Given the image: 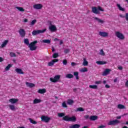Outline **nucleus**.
Listing matches in <instances>:
<instances>
[{"mask_svg": "<svg viewBox=\"0 0 128 128\" xmlns=\"http://www.w3.org/2000/svg\"><path fill=\"white\" fill-rule=\"evenodd\" d=\"M66 116V114L64 112L58 113V116L59 118H63L62 120H65V122H76V116L70 117L68 116Z\"/></svg>", "mask_w": 128, "mask_h": 128, "instance_id": "nucleus-1", "label": "nucleus"}, {"mask_svg": "<svg viewBox=\"0 0 128 128\" xmlns=\"http://www.w3.org/2000/svg\"><path fill=\"white\" fill-rule=\"evenodd\" d=\"M38 40H34L30 44V40H28V39H24V44H26V46H28V48H30V50L32 51L36 50L38 47L36 46V44Z\"/></svg>", "mask_w": 128, "mask_h": 128, "instance_id": "nucleus-2", "label": "nucleus"}, {"mask_svg": "<svg viewBox=\"0 0 128 128\" xmlns=\"http://www.w3.org/2000/svg\"><path fill=\"white\" fill-rule=\"evenodd\" d=\"M100 12H104V10L100 6H98V9L96 7H92V12L94 14H100Z\"/></svg>", "mask_w": 128, "mask_h": 128, "instance_id": "nucleus-3", "label": "nucleus"}, {"mask_svg": "<svg viewBox=\"0 0 128 128\" xmlns=\"http://www.w3.org/2000/svg\"><path fill=\"white\" fill-rule=\"evenodd\" d=\"M44 32H46V28H44L43 30H34L32 32V35L36 36V34H44Z\"/></svg>", "mask_w": 128, "mask_h": 128, "instance_id": "nucleus-4", "label": "nucleus"}, {"mask_svg": "<svg viewBox=\"0 0 128 128\" xmlns=\"http://www.w3.org/2000/svg\"><path fill=\"white\" fill-rule=\"evenodd\" d=\"M115 36H116V38H119V40H124V35L122 34V33L120 32H115Z\"/></svg>", "mask_w": 128, "mask_h": 128, "instance_id": "nucleus-5", "label": "nucleus"}, {"mask_svg": "<svg viewBox=\"0 0 128 128\" xmlns=\"http://www.w3.org/2000/svg\"><path fill=\"white\" fill-rule=\"evenodd\" d=\"M60 75H56L54 76V78H50V80L52 82H58L60 80Z\"/></svg>", "mask_w": 128, "mask_h": 128, "instance_id": "nucleus-6", "label": "nucleus"}, {"mask_svg": "<svg viewBox=\"0 0 128 128\" xmlns=\"http://www.w3.org/2000/svg\"><path fill=\"white\" fill-rule=\"evenodd\" d=\"M41 120L42 122H48L50 120V118L46 116H41Z\"/></svg>", "mask_w": 128, "mask_h": 128, "instance_id": "nucleus-7", "label": "nucleus"}, {"mask_svg": "<svg viewBox=\"0 0 128 128\" xmlns=\"http://www.w3.org/2000/svg\"><path fill=\"white\" fill-rule=\"evenodd\" d=\"M18 32L22 38H24L26 36V31L23 28H20L18 30Z\"/></svg>", "mask_w": 128, "mask_h": 128, "instance_id": "nucleus-8", "label": "nucleus"}, {"mask_svg": "<svg viewBox=\"0 0 128 128\" xmlns=\"http://www.w3.org/2000/svg\"><path fill=\"white\" fill-rule=\"evenodd\" d=\"M33 8H35V10H40L42 8V4H35L33 6Z\"/></svg>", "mask_w": 128, "mask_h": 128, "instance_id": "nucleus-9", "label": "nucleus"}, {"mask_svg": "<svg viewBox=\"0 0 128 128\" xmlns=\"http://www.w3.org/2000/svg\"><path fill=\"white\" fill-rule=\"evenodd\" d=\"M49 30L52 32H56V30H57L56 26L54 25H51L49 26Z\"/></svg>", "mask_w": 128, "mask_h": 128, "instance_id": "nucleus-10", "label": "nucleus"}, {"mask_svg": "<svg viewBox=\"0 0 128 128\" xmlns=\"http://www.w3.org/2000/svg\"><path fill=\"white\" fill-rule=\"evenodd\" d=\"M110 72H112L110 69L106 68L105 70L102 73V76H108V74Z\"/></svg>", "mask_w": 128, "mask_h": 128, "instance_id": "nucleus-11", "label": "nucleus"}, {"mask_svg": "<svg viewBox=\"0 0 128 128\" xmlns=\"http://www.w3.org/2000/svg\"><path fill=\"white\" fill-rule=\"evenodd\" d=\"M18 102V99L12 98L8 100V102L12 104H16Z\"/></svg>", "mask_w": 128, "mask_h": 128, "instance_id": "nucleus-12", "label": "nucleus"}, {"mask_svg": "<svg viewBox=\"0 0 128 128\" xmlns=\"http://www.w3.org/2000/svg\"><path fill=\"white\" fill-rule=\"evenodd\" d=\"M46 88H40L38 91V93L40 94H46Z\"/></svg>", "mask_w": 128, "mask_h": 128, "instance_id": "nucleus-13", "label": "nucleus"}, {"mask_svg": "<svg viewBox=\"0 0 128 128\" xmlns=\"http://www.w3.org/2000/svg\"><path fill=\"white\" fill-rule=\"evenodd\" d=\"M15 71L19 74H24V72H22V70L20 68H17L15 70Z\"/></svg>", "mask_w": 128, "mask_h": 128, "instance_id": "nucleus-14", "label": "nucleus"}, {"mask_svg": "<svg viewBox=\"0 0 128 128\" xmlns=\"http://www.w3.org/2000/svg\"><path fill=\"white\" fill-rule=\"evenodd\" d=\"M99 35L100 36H102L103 38H106V36H108V32H100Z\"/></svg>", "mask_w": 128, "mask_h": 128, "instance_id": "nucleus-15", "label": "nucleus"}, {"mask_svg": "<svg viewBox=\"0 0 128 128\" xmlns=\"http://www.w3.org/2000/svg\"><path fill=\"white\" fill-rule=\"evenodd\" d=\"M26 86H28V88H34V86H36V85L34 84L26 82Z\"/></svg>", "mask_w": 128, "mask_h": 128, "instance_id": "nucleus-16", "label": "nucleus"}, {"mask_svg": "<svg viewBox=\"0 0 128 128\" xmlns=\"http://www.w3.org/2000/svg\"><path fill=\"white\" fill-rule=\"evenodd\" d=\"M40 102H42V100L40 99L35 98L33 101V104H40Z\"/></svg>", "mask_w": 128, "mask_h": 128, "instance_id": "nucleus-17", "label": "nucleus"}, {"mask_svg": "<svg viewBox=\"0 0 128 128\" xmlns=\"http://www.w3.org/2000/svg\"><path fill=\"white\" fill-rule=\"evenodd\" d=\"M116 6H117V8H118L119 10H120L121 12H124V10H126L124 8H122V6H120V4H117Z\"/></svg>", "mask_w": 128, "mask_h": 128, "instance_id": "nucleus-18", "label": "nucleus"}, {"mask_svg": "<svg viewBox=\"0 0 128 128\" xmlns=\"http://www.w3.org/2000/svg\"><path fill=\"white\" fill-rule=\"evenodd\" d=\"M74 103V101L72 99H68L67 100V104H69L70 106H72V104Z\"/></svg>", "mask_w": 128, "mask_h": 128, "instance_id": "nucleus-19", "label": "nucleus"}, {"mask_svg": "<svg viewBox=\"0 0 128 128\" xmlns=\"http://www.w3.org/2000/svg\"><path fill=\"white\" fill-rule=\"evenodd\" d=\"M80 128V125L78 124H74L69 126V128Z\"/></svg>", "mask_w": 128, "mask_h": 128, "instance_id": "nucleus-20", "label": "nucleus"}, {"mask_svg": "<svg viewBox=\"0 0 128 128\" xmlns=\"http://www.w3.org/2000/svg\"><path fill=\"white\" fill-rule=\"evenodd\" d=\"M8 40H5L1 45L2 48H4V46H6L8 44Z\"/></svg>", "mask_w": 128, "mask_h": 128, "instance_id": "nucleus-21", "label": "nucleus"}, {"mask_svg": "<svg viewBox=\"0 0 128 128\" xmlns=\"http://www.w3.org/2000/svg\"><path fill=\"white\" fill-rule=\"evenodd\" d=\"M98 120V116H90V120Z\"/></svg>", "mask_w": 128, "mask_h": 128, "instance_id": "nucleus-22", "label": "nucleus"}, {"mask_svg": "<svg viewBox=\"0 0 128 128\" xmlns=\"http://www.w3.org/2000/svg\"><path fill=\"white\" fill-rule=\"evenodd\" d=\"M96 64H100V65L106 64V61H97L96 62Z\"/></svg>", "mask_w": 128, "mask_h": 128, "instance_id": "nucleus-23", "label": "nucleus"}, {"mask_svg": "<svg viewBox=\"0 0 128 128\" xmlns=\"http://www.w3.org/2000/svg\"><path fill=\"white\" fill-rule=\"evenodd\" d=\"M118 108L120 110H124L126 108V106L122 104H119L118 105Z\"/></svg>", "mask_w": 128, "mask_h": 128, "instance_id": "nucleus-24", "label": "nucleus"}, {"mask_svg": "<svg viewBox=\"0 0 128 128\" xmlns=\"http://www.w3.org/2000/svg\"><path fill=\"white\" fill-rule=\"evenodd\" d=\"M94 19L96 20H98V22H100V24H104V21L98 18V17H94Z\"/></svg>", "mask_w": 128, "mask_h": 128, "instance_id": "nucleus-25", "label": "nucleus"}, {"mask_svg": "<svg viewBox=\"0 0 128 128\" xmlns=\"http://www.w3.org/2000/svg\"><path fill=\"white\" fill-rule=\"evenodd\" d=\"M42 42H44V44H50L51 41L50 40H42Z\"/></svg>", "mask_w": 128, "mask_h": 128, "instance_id": "nucleus-26", "label": "nucleus"}, {"mask_svg": "<svg viewBox=\"0 0 128 128\" xmlns=\"http://www.w3.org/2000/svg\"><path fill=\"white\" fill-rule=\"evenodd\" d=\"M66 78H74V75L71 74H68L66 75Z\"/></svg>", "mask_w": 128, "mask_h": 128, "instance_id": "nucleus-27", "label": "nucleus"}, {"mask_svg": "<svg viewBox=\"0 0 128 128\" xmlns=\"http://www.w3.org/2000/svg\"><path fill=\"white\" fill-rule=\"evenodd\" d=\"M74 75L76 78V80H79L80 78H78V72H74Z\"/></svg>", "mask_w": 128, "mask_h": 128, "instance_id": "nucleus-28", "label": "nucleus"}, {"mask_svg": "<svg viewBox=\"0 0 128 128\" xmlns=\"http://www.w3.org/2000/svg\"><path fill=\"white\" fill-rule=\"evenodd\" d=\"M8 106L10 110H16V107L14 106V105H12V104L9 105Z\"/></svg>", "mask_w": 128, "mask_h": 128, "instance_id": "nucleus-29", "label": "nucleus"}, {"mask_svg": "<svg viewBox=\"0 0 128 128\" xmlns=\"http://www.w3.org/2000/svg\"><path fill=\"white\" fill-rule=\"evenodd\" d=\"M90 88H92L93 90H96L98 88V86L96 85H90L89 86Z\"/></svg>", "mask_w": 128, "mask_h": 128, "instance_id": "nucleus-30", "label": "nucleus"}, {"mask_svg": "<svg viewBox=\"0 0 128 128\" xmlns=\"http://www.w3.org/2000/svg\"><path fill=\"white\" fill-rule=\"evenodd\" d=\"M16 8L20 12H24V9L22 7L16 6Z\"/></svg>", "mask_w": 128, "mask_h": 128, "instance_id": "nucleus-31", "label": "nucleus"}, {"mask_svg": "<svg viewBox=\"0 0 128 128\" xmlns=\"http://www.w3.org/2000/svg\"><path fill=\"white\" fill-rule=\"evenodd\" d=\"M29 120H30V122H31V124H38V122H36V121H35L32 118H29Z\"/></svg>", "mask_w": 128, "mask_h": 128, "instance_id": "nucleus-32", "label": "nucleus"}, {"mask_svg": "<svg viewBox=\"0 0 128 128\" xmlns=\"http://www.w3.org/2000/svg\"><path fill=\"white\" fill-rule=\"evenodd\" d=\"M76 112H84V109L82 107L78 108L76 109Z\"/></svg>", "mask_w": 128, "mask_h": 128, "instance_id": "nucleus-33", "label": "nucleus"}, {"mask_svg": "<svg viewBox=\"0 0 128 128\" xmlns=\"http://www.w3.org/2000/svg\"><path fill=\"white\" fill-rule=\"evenodd\" d=\"M10 56H11V58H16V53L12 52H10Z\"/></svg>", "mask_w": 128, "mask_h": 128, "instance_id": "nucleus-34", "label": "nucleus"}, {"mask_svg": "<svg viewBox=\"0 0 128 128\" xmlns=\"http://www.w3.org/2000/svg\"><path fill=\"white\" fill-rule=\"evenodd\" d=\"M120 124V121L118 120H112V124Z\"/></svg>", "mask_w": 128, "mask_h": 128, "instance_id": "nucleus-35", "label": "nucleus"}, {"mask_svg": "<svg viewBox=\"0 0 128 128\" xmlns=\"http://www.w3.org/2000/svg\"><path fill=\"white\" fill-rule=\"evenodd\" d=\"M52 58H58V53H54L52 55Z\"/></svg>", "mask_w": 128, "mask_h": 128, "instance_id": "nucleus-36", "label": "nucleus"}, {"mask_svg": "<svg viewBox=\"0 0 128 128\" xmlns=\"http://www.w3.org/2000/svg\"><path fill=\"white\" fill-rule=\"evenodd\" d=\"M36 22V20H32L30 22V26H34Z\"/></svg>", "mask_w": 128, "mask_h": 128, "instance_id": "nucleus-37", "label": "nucleus"}, {"mask_svg": "<svg viewBox=\"0 0 128 128\" xmlns=\"http://www.w3.org/2000/svg\"><path fill=\"white\" fill-rule=\"evenodd\" d=\"M12 68V65L10 64H8V66H6L5 68L6 70H8L10 68Z\"/></svg>", "mask_w": 128, "mask_h": 128, "instance_id": "nucleus-38", "label": "nucleus"}, {"mask_svg": "<svg viewBox=\"0 0 128 128\" xmlns=\"http://www.w3.org/2000/svg\"><path fill=\"white\" fill-rule=\"evenodd\" d=\"M88 64V61H86V59H84V61L83 62V65L84 66H86Z\"/></svg>", "mask_w": 128, "mask_h": 128, "instance_id": "nucleus-39", "label": "nucleus"}, {"mask_svg": "<svg viewBox=\"0 0 128 128\" xmlns=\"http://www.w3.org/2000/svg\"><path fill=\"white\" fill-rule=\"evenodd\" d=\"M62 108H68V106L66 105V102H64L62 103Z\"/></svg>", "mask_w": 128, "mask_h": 128, "instance_id": "nucleus-40", "label": "nucleus"}, {"mask_svg": "<svg viewBox=\"0 0 128 128\" xmlns=\"http://www.w3.org/2000/svg\"><path fill=\"white\" fill-rule=\"evenodd\" d=\"M100 56H106V54H104L103 50H100Z\"/></svg>", "mask_w": 128, "mask_h": 128, "instance_id": "nucleus-41", "label": "nucleus"}, {"mask_svg": "<svg viewBox=\"0 0 128 128\" xmlns=\"http://www.w3.org/2000/svg\"><path fill=\"white\" fill-rule=\"evenodd\" d=\"M54 64L52 60L48 63V66H54Z\"/></svg>", "mask_w": 128, "mask_h": 128, "instance_id": "nucleus-42", "label": "nucleus"}, {"mask_svg": "<svg viewBox=\"0 0 128 128\" xmlns=\"http://www.w3.org/2000/svg\"><path fill=\"white\" fill-rule=\"evenodd\" d=\"M62 64L64 66H66V64H68V60H64L62 61Z\"/></svg>", "mask_w": 128, "mask_h": 128, "instance_id": "nucleus-43", "label": "nucleus"}, {"mask_svg": "<svg viewBox=\"0 0 128 128\" xmlns=\"http://www.w3.org/2000/svg\"><path fill=\"white\" fill-rule=\"evenodd\" d=\"M70 49H65L64 50V54H68V52H70Z\"/></svg>", "mask_w": 128, "mask_h": 128, "instance_id": "nucleus-44", "label": "nucleus"}, {"mask_svg": "<svg viewBox=\"0 0 128 128\" xmlns=\"http://www.w3.org/2000/svg\"><path fill=\"white\" fill-rule=\"evenodd\" d=\"M125 18H126V20H127V22H128V12L126 13Z\"/></svg>", "mask_w": 128, "mask_h": 128, "instance_id": "nucleus-45", "label": "nucleus"}, {"mask_svg": "<svg viewBox=\"0 0 128 128\" xmlns=\"http://www.w3.org/2000/svg\"><path fill=\"white\" fill-rule=\"evenodd\" d=\"M82 72H88V68H84L82 70Z\"/></svg>", "mask_w": 128, "mask_h": 128, "instance_id": "nucleus-46", "label": "nucleus"}, {"mask_svg": "<svg viewBox=\"0 0 128 128\" xmlns=\"http://www.w3.org/2000/svg\"><path fill=\"white\" fill-rule=\"evenodd\" d=\"M53 64H54V62H58V59H54L52 60Z\"/></svg>", "mask_w": 128, "mask_h": 128, "instance_id": "nucleus-47", "label": "nucleus"}, {"mask_svg": "<svg viewBox=\"0 0 128 128\" xmlns=\"http://www.w3.org/2000/svg\"><path fill=\"white\" fill-rule=\"evenodd\" d=\"M102 84V81H96L95 82L96 84Z\"/></svg>", "mask_w": 128, "mask_h": 128, "instance_id": "nucleus-48", "label": "nucleus"}, {"mask_svg": "<svg viewBox=\"0 0 128 128\" xmlns=\"http://www.w3.org/2000/svg\"><path fill=\"white\" fill-rule=\"evenodd\" d=\"M84 118H86V120H88V118H90V116L88 114H86L85 116H84Z\"/></svg>", "mask_w": 128, "mask_h": 128, "instance_id": "nucleus-49", "label": "nucleus"}, {"mask_svg": "<svg viewBox=\"0 0 128 128\" xmlns=\"http://www.w3.org/2000/svg\"><path fill=\"white\" fill-rule=\"evenodd\" d=\"M71 66H76V63L74 62H72L71 63Z\"/></svg>", "mask_w": 128, "mask_h": 128, "instance_id": "nucleus-50", "label": "nucleus"}, {"mask_svg": "<svg viewBox=\"0 0 128 128\" xmlns=\"http://www.w3.org/2000/svg\"><path fill=\"white\" fill-rule=\"evenodd\" d=\"M108 126H112V120H110L108 124Z\"/></svg>", "mask_w": 128, "mask_h": 128, "instance_id": "nucleus-51", "label": "nucleus"}, {"mask_svg": "<svg viewBox=\"0 0 128 128\" xmlns=\"http://www.w3.org/2000/svg\"><path fill=\"white\" fill-rule=\"evenodd\" d=\"M120 18H126V16H124L122 14H120Z\"/></svg>", "mask_w": 128, "mask_h": 128, "instance_id": "nucleus-52", "label": "nucleus"}, {"mask_svg": "<svg viewBox=\"0 0 128 128\" xmlns=\"http://www.w3.org/2000/svg\"><path fill=\"white\" fill-rule=\"evenodd\" d=\"M62 44H64V41H62V40H60V46H62Z\"/></svg>", "mask_w": 128, "mask_h": 128, "instance_id": "nucleus-53", "label": "nucleus"}, {"mask_svg": "<svg viewBox=\"0 0 128 128\" xmlns=\"http://www.w3.org/2000/svg\"><path fill=\"white\" fill-rule=\"evenodd\" d=\"M4 62V58L0 57V62Z\"/></svg>", "mask_w": 128, "mask_h": 128, "instance_id": "nucleus-54", "label": "nucleus"}, {"mask_svg": "<svg viewBox=\"0 0 128 128\" xmlns=\"http://www.w3.org/2000/svg\"><path fill=\"white\" fill-rule=\"evenodd\" d=\"M118 68L120 70H122V66H120L118 67Z\"/></svg>", "mask_w": 128, "mask_h": 128, "instance_id": "nucleus-55", "label": "nucleus"}, {"mask_svg": "<svg viewBox=\"0 0 128 128\" xmlns=\"http://www.w3.org/2000/svg\"><path fill=\"white\" fill-rule=\"evenodd\" d=\"M106 128V126H100L98 127V128Z\"/></svg>", "mask_w": 128, "mask_h": 128, "instance_id": "nucleus-56", "label": "nucleus"}, {"mask_svg": "<svg viewBox=\"0 0 128 128\" xmlns=\"http://www.w3.org/2000/svg\"><path fill=\"white\" fill-rule=\"evenodd\" d=\"M105 86L106 88H110V86H108V84H106Z\"/></svg>", "mask_w": 128, "mask_h": 128, "instance_id": "nucleus-57", "label": "nucleus"}, {"mask_svg": "<svg viewBox=\"0 0 128 128\" xmlns=\"http://www.w3.org/2000/svg\"><path fill=\"white\" fill-rule=\"evenodd\" d=\"M24 22H28V19L25 18V19L24 20Z\"/></svg>", "mask_w": 128, "mask_h": 128, "instance_id": "nucleus-58", "label": "nucleus"}, {"mask_svg": "<svg viewBox=\"0 0 128 128\" xmlns=\"http://www.w3.org/2000/svg\"><path fill=\"white\" fill-rule=\"evenodd\" d=\"M56 40H60L58 39V38H55L54 39V41L56 42Z\"/></svg>", "mask_w": 128, "mask_h": 128, "instance_id": "nucleus-59", "label": "nucleus"}, {"mask_svg": "<svg viewBox=\"0 0 128 128\" xmlns=\"http://www.w3.org/2000/svg\"><path fill=\"white\" fill-rule=\"evenodd\" d=\"M116 118H118V120H120V118H122V116H117Z\"/></svg>", "mask_w": 128, "mask_h": 128, "instance_id": "nucleus-60", "label": "nucleus"}, {"mask_svg": "<svg viewBox=\"0 0 128 128\" xmlns=\"http://www.w3.org/2000/svg\"><path fill=\"white\" fill-rule=\"evenodd\" d=\"M118 82V79L117 78H116L114 80V82Z\"/></svg>", "mask_w": 128, "mask_h": 128, "instance_id": "nucleus-61", "label": "nucleus"}, {"mask_svg": "<svg viewBox=\"0 0 128 128\" xmlns=\"http://www.w3.org/2000/svg\"><path fill=\"white\" fill-rule=\"evenodd\" d=\"M54 52V47L52 48V52Z\"/></svg>", "mask_w": 128, "mask_h": 128, "instance_id": "nucleus-62", "label": "nucleus"}, {"mask_svg": "<svg viewBox=\"0 0 128 128\" xmlns=\"http://www.w3.org/2000/svg\"><path fill=\"white\" fill-rule=\"evenodd\" d=\"M122 128H128V126H123Z\"/></svg>", "mask_w": 128, "mask_h": 128, "instance_id": "nucleus-63", "label": "nucleus"}, {"mask_svg": "<svg viewBox=\"0 0 128 128\" xmlns=\"http://www.w3.org/2000/svg\"><path fill=\"white\" fill-rule=\"evenodd\" d=\"M83 128H88V126H84Z\"/></svg>", "mask_w": 128, "mask_h": 128, "instance_id": "nucleus-64", "label": "nucleus"}]
</instances>
